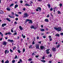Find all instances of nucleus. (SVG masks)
Listing matches in <instances>:
<instances>
[{
  "mask_svg": "<svg viewBox=\"0 0 63 63\" xmlns=\"http://www.w3.org/2000/svg\"><path fill=\"white\" fill-rule=\"evenodd\" d=\"M15 19L16 20H18V19L17 18H16Z\"/></svg>",
  "mask_w": 63,
  "mask_h": 63,
  "instance_id": "64",
  "label": "nucleus"
},
{
  "mask_svg": "<svg viewBox=\"0 0 63 63\" xmlns=\"http://www.w3.org/2000/svg\"><path fill=\"white\" fill-rule=\"evenodd\" d=\"M45 59V56H43V57H42V59L43 60Z\"/></svg>",
  "mask_w": 63,
  "mask_h": 63,
  "instance_id": "51",
  "label": "nucleus"
},
{
  "mask_svg": "<svg viewBox=\"0 0 63 63\" xmlns=\"http://www.w3.org/2000/svg\"><path fill=\"white\" fill-rule=\"evenodd\" d=\"M9 62L8 60H7L5 61V63H9Z\"/></svg>",
  "mask_w": 63,
  "mask_h": 63,
  "instance_id": "23",
  "label": "nucleus"
},
{
  "mask_svg": "<svg viewBox=\"0 0 63 63\" xmlns=\"http://www.w3.org/2000/svg\"><path fill=\"white\" fill-rule=\"evenodd\" d=\"M57 8V7H55L54 8H53V10H54V12H55V9H56V8Z\"/></svg>",
  "mask_w": 63,
  "mask_h": 63,
  "instance_id": "27",
  "label": "nucleus"
},
{
  "mask_svg": "<svg viewBox=\"0 0 63 63\" xmlns=\"http://www.w3.org/2000/svg\"><path fill=\"white\" fill-rule=\"evenodd\" d=\"M19 28L20 29V30H23V28L21 27V26H20L19 27Z\"/></svg>",
  "mask_w": 63,
  "mask_h": 63,
  "instance_id": "21",
  "label": "nucleus"
},
{
  "mask_svg": "<svg viewBox=\"0 0 63 63\" xmlns=\"http://www.w3.org/2000/svg\"><path fill=\"white\" fill-rule=\"evenodd\" d=\"M37 9L38 10H40H40H41V8L40 7H38Z\"/></svg>",
  "mask_w": 63,
  "mask_h": 63,
  "instance_id": "34",
  "label": "nucleus"
},
{
  "mask_svg": "<svg viewBox=\"0 0 63 63\" xmlns=\"http://www.w3.org/2000/svg\"><path fill=\"white\" fill-rule=\"evenodd\" d=\"M57 12H58V14H61V12H60L59 11H58Z\"/></svg>",
  "mask_w": 63,
  "mask_h": 63,
  "instance_id": "36",
  "label": "nucleus"
},
{
  "mask_svg": "<svg viewBox=\"0 0 63 63\" xmlns=\"http://www.w3.org/2000/svg\"><path fill=\"white\" fill-rule=\"evenodd\" d=\"M10 52H13V51L11 49H10Z\"/></svg>",
  "mask_w": 63,
  "mask_h": 63,
  "instance_id": "37",
  "label": "nucleus"
},
{
  "mask_svg": "<svg viewBox=\"0 0 63 63\" xmlns=\"http://www.w3.org/2000/svg\"><path fill=\"white\" fill-rule=\"evenodd\" d=\"M1 62L2 63H4V60H2L1 61Z\"/></svg>",
  "mask_w": 63,
  "mask_h": 63,
  "instance_id": "60",
  "label": "nucleus"
},
{
  "mask_svg": "<svg viewBox=\"0 0 63 63\" xmlns=\"http://www.w3.org/2000/svg\"><path fill=\"white\" fill-rule=\"evenodd\" d=\"M12 48H13V50H14L16 49V46H14V47H13Z\"/></svg>",
  "mask_w": 63,
  "mask_h": 63,
  "instance_id": "17",
  "label": "nucleus"
},
{
  "mask_svg": "<svg viewBox=\"0 0 63 63\" xmlns=\"http://www.w3.org/2000/svg\"><path fill=\"white\" fill-rule=\"evenodd\" d=\"M3 11H2V10H0V14H3Z\"/></svg>",
  "mask_w": 63,
  "mask_h": 63,
  "instance_id": "28",
  "label": "nucleus"
},
{
  "mask_svg": "<svg viewBox=\"0 0 63 63\" xmlns=\"http://www.w3.org/2000/svg\"><path fill=\"white\" fill-rule=\"evenodd\" d=\"M31 47H32V45H31L29 47V48H30Z\"/></svg>",
  "mask_w": 63,
  "mask_h": 63,
  "instance_id": "62",
  "label": "nucleus"
},
{
  "mask_svg": "<svg viewBox=\"0 0 63 63\" xmlns=\"http://www.w3.org/2000/svg\"><path fill=\"white\" fill-rule=\"evenodd\" d=\"M17 51L18 52V53H20V52H21V51H20L19 50H17Z\"/></svg>",
  "mask_w": 63,
  "mask_h": 63,
  "instance_id": "35",
  "label": "nucleus"
},
{
  "mask_svg": "<svg viewBox=\"0 0 63 63\" xmlns=\"http://www.w3.org/2000/svg\"><path fill=\"white\" fill-rule=\"evenodd\" d=\"M41 31H45V30H44V29H42V28H41L40 29Z\"/></svg>",
  "mask_w": 63,
  "mask_h": 63,
  "instance_id": "18",
  "label": "nucleus"
},
{
  "mask_svg": "<svg viewBox=\"0 0 63 63\" xmlns=\"http://www.w3.org/2000/svg\"><path fill=\"white\" fill-rule=\"evenodd\" d=\"M8 16L10 17V18H14V17L11 16L10 15H9Z\"/></svg>",
  "mask_w": 63,
  "mask_h": 63,
  "instance_id": "25",
  "label": "nucleus"
},
{
  "mask_svg": "<svg viewBox=\"0 0 63 63\" xmlns=\"http://www.w3.org/2000/svg\"><path fill=\"white\" fill-rule=\"evenodd\" d=\"M35 57H36L38 58L39 57V56L36 55V56H35Z\"/></svg>",
  "mask_w": 63,
  "mask_h": 63,
  "instance_id": "63",
  "label": "nucleus"
},
{
  "mask_svg": "<svg viewBox=\"0 0 63 63\" xmlns=\"http://www.w3.org/2000/svg\"><path fill=\"white\" fill-rule=\"evenodd\" d=\"M2 44L3 45H7V42H6L5 41H4L3 42Z\"/></svg>",
  "mask_w": 63,
  "mask_h": 63,
  "instance_id": "7",
  "label": "nucleus"
},
{
  "mask_svg": "<svg viewBox=\"0 0 63 63\" xmlns=\"http://www.w3.org/2000/svg\"><path fill=\"white\" fill-rule=\"evenodd\" d=\"M59 6L60 7H62V3L60 4Z\"/></svg>",
  "mask_w": 63,
  "mask_h": 63,
  "instance_id": "39",
  "label": "nucleus"
},
{
  "mask_svg": "<svg viewBox=\"0 0 63 63\" xmlns=\"http://www.w3.org/2000/svg\"><path fill=\"white\" fill-rule=\"evenodd\" d=\"M18 14H22V13H21V12H18Z\"/></svg>",
  "mask_w": 63,
  "mask_h": 63,
  "instance_id": "48",
  "label": "nucleus"
},
{
  "mask_svg": "<svg viewBox=\"0 0 63 63\" xmlns=\"http://www.w3.org/2000/svg\"><path fill=\"white\" fill-rule=\"evenodd\" d=\"M4 52H5V54H6V53H7V50H6Z\"/></svg>",
  "mask_w": 63,
  "mask_h": 63,
  "instance_id": "42",
  "label": "nucleus"
},
{
  "mask_svg": "<svg viewBox=\"0 0 63 63\" xmlns=\"http://www.w3.org/2000/svg\"><path fill=\"white\" fill-rule=\"evenodd\" d=\"M24 16L23 17V18H24V17H27L29 16L28 15V14H27V13H24Z\"/></svg>",
  "mask_w": 63,
  "mask_h": 63,
  "instance_id": "2",
  "label": "nucleus"
},
{
  "mask_svg": "<svg viewBox=\"0 0 63 63\" xmlns=\"http://www.w3.org/2000/svg\"><path fill=\"white\" fill-rule=\"evenodd\" d=\"M0 35H1V37H3V34L1 32H0Z\"/></svg>",
  "mask_w": 63,
  "mask_h": 63,
  "instance_id": "29",
  "label": "nucleus"
},
{
  "mask_svg": "<svg viewBox=\"0 0 63 63\" xmlns=\"http://www.w3.org/2000/svg\"><path fill=\"white\" fill-rule=\"evenodd\" d=\"M12 14L13 15H14L15 14H14V12H12Z\"/></svg>",
  "mask_w": 63,
  "mask_h": 63,
  "instance_id": "61",
  "label": "nucleus"
},
{
  "mask_svg": "<svg viewBox=\"0 0 63 63\" xmlns=\"http://www.w3.org/2000/svg\"><path fill=\"white\" fill-rule=\"evenodd\" d=\"M61 35H62V36H63V33H61Z\"/></svg>",
  "mask_w": 63,
  "mask_h": 63,
  "instance_id": "57",
  "label": "nucleus"
},
{
  "mask_svg": "<svg viewBox=\"0 0 63 63\" xmlns=\"http://www.w3.org/2000/svg\"><path fill=\"white\" fill-rule=\"evenodd\" d=\"M14 35H17V33H16V32L14 34Z\"/></svg>",
  "mask_w": 63,
  "mask_h": 63,
  "instance_id": "38",
  "label": "nucleus"
},
{
  "mask_svg": "<svg viewBox=\"0 0 63 63\" xmlns=\"http://www.w3.org/2000/svg\"><path fill=\"white\" fill-rule=\"evenodd\" d=\"M11 32H12L13 33V32H14V31H13V29L11 30Z\"/></svg>",
  "mask_w": 63,
  "mask_h": 63,
  "instance_id": "59",
  "label": "nucleus"
},
{
  "mask_svg": "<svg viewBox=\"0 0 63 63\" xmlns=\"http://www.w3.org/2000/svg\"><path fill=\"white\" fill-rule=\"evenodd\" d=\"M40 49H43L44 48V46H41L40 47Z\"/></svg>",
  "mask_w": 63,
  "mask_h": 63,
  "instance_id": "9",
  "label": "nucleus"
},
{
  "mask_svg": "<svg viewBox=\"0 0 63 63\" xmlns=\"http://www.w3.org/2000/svg\"><path fill=\"white\" fill-rule=\"evenodd\" d=\"M8 34H9V35H12V34L10 32H8Z\"/></svg>",
  "mask_w": 63,
  "mask_h": 63,
  "instance_id": "26",
  "label": "nucleus"
},
{
  "mask_svg": "<svg viewBox=\"0 0 63 63\" xmlns=\"http://www.w3.org/2000/svg\"><path fill=\"white\" fill-rule=\"evenodd\" d=\"M19 60L20 61V62H22V60H21V59H20Z\"/></svg>",
  "mask_w": 63,
  "mask_h": 63,
  "instance_id": "52",
  "label": "nucleus"
},
{
  "mask_svg": "<svg viewBox=\"0 0 63 63\" xmlns=\"http://www.w3.org/2000/svg\"><path fill=\"white\" fill-rule=\"evenodd\" d=\"M20 3H22L23 2V1L22 0H20Z\"/></svg>",
  "mask_w": 63,
  "mask_h": 63,
  "instance_id": "55",
  "label": "nucleus"
},
{
  "mask_svg": "<svg viewBox=\"0 0 63 63\" xmlns=\"http://www.w3.org/2000/svg\"><path fill=\"white\" fill-rule=\"evenodd\" d=\"M23 39H25V36H23Z\"/></svg>",
  "mask_w": 63,
  "mask_h": 63,
  "instance_id": "53",
  "label": "nucleus"
},
{
  "mask_svg": "<svg viewBox=\"0 0 63 63\" xmlns=\"http://www.w3.org/2000/svg\"><path fill=\"white\" fill-rule=\"evenodd\" d=\"M35 47L37 49H39V44H37L35 45Z\"/></svg>",
  "mask_w": 63,
  "mask_h": 63,
  "instance_id": "4",
  "label": "nucleus"
},
{
  "mask_svg": "<svg viewBox=\"0 0 63 63\" xmlns=\"http://www.w3.org/2000/svg\"><path fill=\"white\" fill-rule=\"evenodd\" d=\"M43 37L44 38H46V36H43Z\"/></svg>",
  "mask_w": 63,
  "mask_h": 63,
  "instance_id": "56",
  "label": "nucleus"
},
{
  "mask_svg": "<svg viewBox=\"0 0 63 63\" xmlns=\"http://www.w3.org/2000/svg\"><path fill=\"white\" fill-rule=\"evenodd\" d=\"M17 58V56L16 55L14 58L15 59H16V58Z\"/></svg>",
  "mask_w": 63,
  "mask_h": 63,
  "instance_id": "43",
  "label": "nucleus"
},
{
  "mask_svg": "<svg viewBox=\"0 0 63 63\" xmlns=\"http://www.w3.org/2000/svg\"><path fill=\"white\" fill-rule=\"evenodd\" d=\"M6 10H7V11H10L11 9L10 8L8 7L6 8Z\"/></svg>",
  "mask_w": 63,
  "mask_h": 63,
  "instance_id": "10",
  "label": "nucleus"
},
{
  "mask_svg": "<svg viewBox=\"0 0 63 63\" xmlns=\"http://www.w3.org/2000/svg\"><path fill=\"white\" fill-rule=\"evenodd\" d=\"M41 61L43 62V63H45L46 62V61L45 60H41Z\"/></svg>",
  "mask_w": 63,
  "mask_h": 63,
  "instance_id": "22",
  "label": "nucleus"
},
{
  "mask_svg": "<svg viewBox=\"0 0 63 63\" xmlns=\"http://www.w3.org/2000/svg\"><path fill=\"white\" fill-rule=\"evenodd\" d=\"M48 6V7L49 8H50V5L49 4H48L47 5Z\"/></svg>",
  "mask_w": 63,
  "mask_h": 63,
  "instance_id": "31",
  "label": "nucleus"
},
{
  "mask_svg": "<svg viewBox=\"0 0 63 63\" xmlns=\"http://www.w3.org/2000/svg\"><path fill=\"white\" fill-rule=\"evenodd\" d=\"M53 8H51L50 9V11H52V10H53Z\"/></svg>",
  "mask_w": 63,
  "mask_h": 63,
  "instance_id": "49",
  "label": "nucleus"
},
{
  "mask_svg": "<svg viewBox=\"0 0 63 63\" xmlns=\"http://www.w3.org/2000/svg\"><path fill=\"white\" fill-rule=\"evenodd\" d=\"M8 42H9L10 43H12L14 42L13 40H11V39H8Z\"/></svg>",
  "mask_w": 63,
  "mask_h": 63,
  "instance_id": "5",
  "label": "nucleus"
},
{
  "mask_svg": "<svg viewBox=\"0 0 63 63\" xmlns=\"http://www.w3.org/2000/svg\"><path fill=\"white\" fill-rule=\"evenodd\" d=\"M25 5L26 6H28V7H29V6H30V5H29V4L28 3H27V4H25Z\"/></svg>",
  "mask_w": 63,
  "mask_h": 63,
  "instance_id": "15",
  "label": "nucleus"
},
{
  "mask_svg": "<svg viewBox=\"0 0 63 63\" xmlns=\"http://www.w3.org/2000/svg\"><path fill=\"white\" fill-rule=\"evenodd\" d=\"M52 50L53 51H56V48H53Z\"/></svg>",
  "mask_w": 63,
  "mask_h": 63,
  "instance_id": "13",
  "label": "nucleus"
},
{
  "mask_svg": "<svg viewBox=\"0 0 63 63\" xmlns=\"http://www.w3.org/2000/svg\"><path fill=\"white\" fill-rule=\"evenodd\" d=\"M44 21L46 22H48V20L47 19H46Z\"/></svg>",
  "mask_w": 63,
  "mask_h": 63,
  "instance_id": "19",
  "label": "nucleus"
},
{
  "mask_svg": "<svg viewBox=\"0 0 63 63\" xmlns=\"http://www.w3.org/2000/svg\"><path fill=\"white\" fill-rule=\"evenodd\" d=\"M15 62H16V61L14 60H13L12 61V62L13 63H15Z\"/></svg>",
  "mask_w": 63,
  "mask_h": 63,
  "instance_id": "24",
  "label": "nucleus"
},
{
  "mask_svg": "<svg viewBox=\"0 0 63 63\" xmlns=\"http://www.w3.org/2000/svg\"><path fill=\"white\" fill-rule=\"evenodd\" d=\"M32 56H33L34 55H35V53H33L32 54Z\"/></svg>",
  "mask_w": 63,
  "mask_h": 63,
  "instance_id": "30",
  "label": "nucleus"
},
{
  "mask_svg": "<svg viewBox=\"0 0 63 63\" xmlns=\"http://www.w3.org/2000/svg\"><path fill=\"white\" fill-rule=\"evenodd\" d=\"M26 20H27V21H29L30 20L28 19H27Z\"/></svg>",
  "mask_w": 63,
  "mask_h": 63,
  "instance_id": "47",
  "label": "nucleus"
},
{
  "mask_svg": "<svg viewBox=\"0 0 63 63\" xmlns=\"http://www.w3.org/2000/svg\"><path fill=\"white\" fill-rule=\"evenodd\" d=\"M14 6V4H11V5L10 6V7H12V6Z\"/></svg>",
  "mask_w": 63,
  "mask_h": 63,
  "instance_id": "45",
  "label": "nucleus"
},
{
  "mask_svg": "<svg viewBox=\"0 0 63 63\" xmlns=\"http://www.w3.org/2000/svg\"><path fill=\"white\" fill-rule=\"evenodd\" d=\"M6 20H7V21H8L9 22H10V21H11V20H10V19H9V18H6Z\"/></svg>",
  "mask_w": 63,
  "mask_h": 63,
  "instance_id": "16",
  "label": "nucleus"
},
{
  "mask_svg": "<svg viewBox=\"0 0 63 63\" xmlns=\"http://www.w3.org/2000/svg\"><path fill=\"white\" fill-rule=\"evenodd\" d=\"M15 16H17V17H18V16H19V15H17L16 14H15Z\"/></svg>",
  "mask_w": 63,
  "mask_h": 63,
  "instance_id": "41",
  "label": "nucleus"
},
{
  "mask_svg": "<svg viewBox=\"0 0 63 63\" xmlns=\"http://www.w3.org/2000/svg\"><path fill=\"white\" fill-rule=\"evenodd\" d=\"M30 28L31 29H35V28L34 27V26L33 25H32L31 27H30Z\"/></svg>",
  "mask_w": 63,
  "mask_h": 63,
  "instance_id": "6",
  "label": "nucleus"
},
{
  "mask_svg": "<svg viewBox=\"0 0 63 63\" xmlns=\"http://www.w3.org/2000/svg\"><path fill=\"white\" fill-rule=\"evenodd\" d=\"M32 59L31 58H30L28 60V61H31L32 60Z\"/></svg>",
  "mask_w": 63,
  "mask_h": 63,
  "instance_id": "44",
  "label": "nucleus"
},
{
  "mask_svg": "<svg viewBox=\"0 0 63 63\" xmlns=\"http://www.w3.org/2000/svg\"><path fill=\"white\" fill-rule=\"evenodd\" d=\"M49 14H48L47 16V17H49Z\"/></svg>",
  "mask_w": 63,
  "mask_h": 63,
  "instance_id": "54",
  "label": "nucleus"
},
{
  "mask_svg": "<svg viewBox=\"0 0 63 63\" xmlns=\"http://www.w3.org/2000/svg\"><path fill=\"white\" fill-rule=\"evenodd\" d=\"M8 33H6L5 34V35H8Z\"/></svg>",
  "mask_w": 63,
  "mask_h": 63,
  "instance_id": "58",
  "label": "nucleus"
},
{
  "mask_svg": "<svg viewBox=\"0 0 63 63\" xmlns=\"http://www.w3.org/2000/svg\"><path fill=\"white\" fill-rule=\"evenodd\" d=\"M18 5L17 4H16L15 5V7H14V8L15 9H16V8H17V7H18Z\"/></svg>",
  "mask_w": 63,
  "mask_h": 63,
  "instance_id": "11",
  "label": "nucleus"
},
{
  "mask_svg": "<svg viewBox=\"0 0 63 63\" xmlns=\"http://www.w3.org/2000/svg\"><path fill=\"white\" fill-rule=\"evenodd\" d=\"M29 23L32 24V23L33 22H32V20H30Z\"/></svg>",
  "mask_w": 63,
  "mask_h": 63,
  "instance_id": "14",
  "label": "nucleus"
},
{
  "mask_svg": "<svg viewBox=\"0 0 63 63\" xmlns=\"http://www.w3.org/2000/svg\"><path fill=\"white\" fill-rule=\"evenodd\" d=\"M23 52H25V48H23Z\"/></svg>",
  "mask_w": 63,
  "mask_h": 63,
  "instance_id": "32",
  "label": "nucleus"
},
{
  "mask_svg": "<svg viewBox=\"0 0 63 63\" xmlns=\"http://www.w3.org/2000/svg\"><path fill=\"white\" fill-rule=\"evenodd\" d=\"M36 39L37 40H38L39 39H40V37H39L38 36H37L36 37Z\"/></svg>",
  "mask_w": 63,
  "mask_h": 63,
  "instance_id": "40",
  "label": "nucleus"
},
{
  "mask_svg": "<svg viewBox=\"0 0 63 63\" xmlns=\"http://www.w3.org/2000/svg\"><path fill=\"white\" fill-rule=\"evenodd\" d=\"M55 36H57V37H59L60 36V35H59V34H57L55 35Z\"/></svg>",
  "mask_w": 63,
  "mask_h": 63,
  "instance_id": "20",
  "label": "nucleus"
},
{
  "mask_svg": "<svg viewBox=\"0 0 63 63\" xmlns=\"http://www.w3.org/2000/svg\"><path fill=\"white\" fill-rule=\"evenodd\" d=\"M32 45H34L35 44V42L34 41H33L32 43Z\"/></svg>",
  "mask_w": 63,
  "mask_h": 63,
  "instance_id": "50",
  "label": "nucleus"
},
{
  "mask_svg": "<svg viewBox=\"0 0 63 63\" xmlns=\"http://www.w3.org/2000/svg\"><path fill=\"white\" fill-rule=\"evenodd\" d=\"M6 24L5 23H3L2 24V27H4V26H6Z\"/></svg>",
  "mask_w": 63,
  "mask_h": 63,
  "instance_id": "12",
  "label": "nucleus"
},
{
  "mask_svg": "<svg viewBox=\"0 0 63 63\" xmlns=\"http://www.w3.org/2000/svg\"><path fill=\"white\" fill-rule=\"evenodd\" d=\"M49 39L50 41H52V39H51V36H49Z\"/></svg>",
  "mask_w": 63,
  "mask_h": 63,
  "instance_id": "8",
  "label": "nucleus"
},
{
  "mask_svg": "<svg viewBox=\"0 0 63 63\" xmlns=\"http://www.w3.org/2000/svg\"><path fill=\"white\" fill-rule=\"evenodd\" d=\"M54 29L56 30H57L58 31H61V30H62V28H61V27H59L58 28H57V27H54Z\"/></svg>",
  "mask_w": 63,
  "mask_h": 63,
  "instance_id": "1",
  "label": "nucleus"
},
{
  "mask_svg": "<svg viewBox=\"0 0 63 63\" xmlns=\"http://www.w3.org/2000/svg\"><path fill=\"white\" fill-rule=\"evenodd\" d=\"M50 50V49H47L46 51V53L47 54H48L49 53H50V52L49 51Z\"/></svg>",
  "mask_w": 63,
  "mask_h": 63,
  "instance_id": "3",
  "label": "nucleus"
},
{
  "mask_svg": "<svg viewBox=\"0 0 63 63\" xmlns=\"http://www.w3.org/2000/svg\"><path fill=\"white\" fill-rule=\"evenodd\" d=\"M33 3V1H31L30 4V5H31V4H32V3Z\"/></svg>",
  "mask_w": 63,
  "mask_h": 63,
  "instance_id": "46",
  "label": "nucleus"
},
{
  "mask_svg": "<svg viewBox=\"0 0 63 63\" xmlns=\"http://www.w3.org/2000/svg\"><path fill=\"white\" fill-rule=\"evenodd\" d=\"M59 47H60V45H59L57 46V48H59Z\"/></svg>",
  "mask_w": 63,
  "mask_h": 63,
  "instance_id": "33",
  "label": "nucleus"
}]
</instances>
